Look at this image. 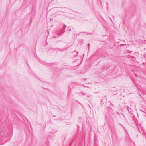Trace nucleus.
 Instances as JSON below:
<instances>
[{
    "mask_svg": "<svg viewBox=\"0 0 146 146\" xmlns=\"http://www.w3.org/2000/svg\"><path fill=\"white\" fill-rule=\"evenodd\" d=\"M66 26L65 25H64L63 26L62 29L61 30H59L57 31V33L59 35H60L65 32V28Z\"/></svg>",
    "mask_w": 146,
    "mask_h": 146,
    "instance_id": "1",
    "label": "nucleus"
},
{
    "mask_svg": "<svg viewBox=\"0 0 146 146\" xmlns=\"http://www.w3.org/2000/svg\"><path fill=\"white\" fill-rule=\"evenodd\" d=\"M78 52H76V51H74L72 53L74 55V56H77L78 54Z\"/></svg>",
    "mask_w": 146,
    "mask_h": 146,
    "instance_id": "2",
    "label": "nucleus"
},
{
    "mask_svg": "<svg viewBox=\"0 0 146 146\" xmlns=\"http://www.w3.org/2000/svg\"><path fill=\"white\" fill-rule=\"evenodd\" d=\"M88 46L89 47V46H90V44L89 43H88Z\"/></svg>",
    "mask_w": 146,
    "mask_h": 146,
    "instance_id": "3",
    "label": "nucleus"
},
{
    "mask_svg": "<svg viewBox=\"0 0 146 146\" xmlns=\"http://www.w3.org/2000/svg\"><path fill=\"white\" fill-rule=\"evenodd\" d=\"M71 28H69V31H71Z\"/></svg>",
    "mask_w": 146,
    "mask_h": 146,
    "instance_id": "4",
    "label": "nucleus"
},
{
    "mask_svg": "<svg viewBox=\"0 0 146 146\" xmlns=\"http://www.w3.org/2000/svg\"><path fill=\"white\" fill-rule=\"evenodd\" d=\"M72 143H70V145H71L72 144Z\"/></svg>",
    "mask_w": 146,
    "mask_h": 146,
    "instance_id": "5",
    "label": "nucleus"
},
{
    "mask_svg": "<svg viewBox=\"0 0 146 146\" xmlns=\"http://www.w3.org/2000/svg\"><path fill=\"white\" fill-rule=\"evenodd\" d=\"M78 128H79V126L78 125Z\"/></svg>",
    "mask_w": 146,
    "mask_h": 146,
    "instance_id": "6",
    "label": "nucleus"
},
{
    "mask_svg": "<svg viewBox=\"0 0 146 146\" xmlns=\"http://www.w3.org/2000/svg\"><path fill=\"white\" fill-rule=\"evenodd\" d=\"M117 113L118 114V115H119V113H118V112H117Z\"/></svg>",
    "mask_w": 146,
    "mask_h": 146,
    "instance_id": "7",
    "label": "nucleus"
}]
</instances>
